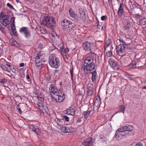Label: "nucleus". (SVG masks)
I'll use <instances>...</instances> for the list:
<instances>
[{"label": "nucleus", "instance_id": "f257e3e1", "mask_svg": "<svg viewBox=\"0 0 146 146\" xmlns=\"http://www.w3.org/2000/svg\"><path fill=\"white\" fill-rule=\"evenodd\" d=\"M76 25L70 21L64 20L61 22V27L64 31L69 33L72 36H78L77 31L75 30Z\"/></svg>", "mask_w": 146, "mask_h": 146}, {"label": "nucleus", "instance_id": "f03ea898", "mask_svg": "<svg viewBox=\"0 0 146 146\" xmlns=\"http://www.w3.org/2000/svg\"><path fill=\"white\" fill-rule=\"evenodd\" d=\"M49 91L52 95V99L56 102H60L65 98L64 94L62 91L57 90L53 84H51L49 88Z\"/></svg>", "mask_w": 146, "mask_h": 146}, {"label": "nucleus", "instance_id": "7ed1b4c3", "mask_svg": "<svg viewBox=\"0 0 146 146\" xmlns=\"http://www.w3.org/2000/svg\"><path fill=\"white\" fill-rule=\"evenodd\" d=\"M94 60V57L92 56H88L85 59L84 70L86 74L88 73L89 71H90L95 69L96 64Z\"/></svg>", "mask_w": 146, "mask_h": 146}, {"label": "nucleus", "instance_id": "20e7f679", "mask_svg": "<svg viewBox=\"0 0 146 146\" xmlns=\"http://www.w3.org/2000/svg\"><path fill=\"white\" fill-rule=\"evenodd\" d=\"M42 25L46 26L52 30H53L55 26V22L52 17L45 16L41 21Z\"/></svg>", "mask_w": 146, "mask_h": 146}, {"label": "nucleus", "instance_id": "39448f33", "mask_svg": "<svg viewBox=\"0 0 146 146\" xmlns=\"http://www.w3.org/2000/svg\"><path fill=\"white\" fill-rule=\"evenodd\" d=\"M120 43L123 44H120L118 45L116 48V52L117 54L120 56H123V54L126 51L125 50H130L131 48L128 46L129 44H127L124 41L123 39H118Z\"/></svg>", "mask_w": 146, "mask_h": 146}, {"label": "nucleus", "instance_id": "423d86ee", "mask_svg": "<svg viewBox=\"0 0 146 146\" xmlns=\"http://www.w3.org/2000/svg\"><path fill=\"white\" fill-rule=\"evenodd\" d=\"M48 60L50 66L52 67L57 68L60 66L59 59L56 57L55 54H50L49 56Z\"/></svg>", "mask_w": 146, "mask_h": 146}, {"label": "nucleus", "instance_id": "0eeeda50", "mask_svg": "<svg viewBox=\"0 0 146 146\" xmlns=\"http://www.w3.org/2000/svg\"><path fill=\"white\" fill-rule=\"evenodd\" d=\"M44 57V54L42 52H40L37 54L35 59V62L38 67L42 66L45 62V60Z\"/></svg>", "mask_w": 146, "mask_h": 146}, {"label": "nucleus", "instance_id": "6e6552de", "mask_svg": "<svg viewBox=\"0 0 146 146\" xmlns=\"http://www.w3.org/2000/svg\"><path fill=\"white\" fill-rule=\"evenodd\" d=\"M9 16L2 12L0 14V22L3 26H6L9 24Z\"/></svg>", "mask_w": 146, "mask_h": 146}, {"label": "nucleus", "instance_id": "1a4fd4ad", "mask_svg": "<svg viewBox=\"0 0 146 146\" xmlns=\"http://www.w3.org/2000/svg\"><path fill=\"white\" fill-rule=\"evenodd\" d=\"M19 31L26 38H29L31 37V32L28 28L23 27L20 29Z\"/></svg>", "mask_w": 146, "mask_h": 146}, {"label": "nucleus", "instance_id": "9d476101", "mask_svg": "<svg viewBox=\"0 0 146 146\" xmlns=\"http://www.w3.org/2000/svg\"><path fill=\"white\" fill-rule=\"evenodd\" d=\"M94 46V44L92 42H85L83 43L82 47L86 51L89 52L92 50Z\"/></svg>", "mask_w": 146, "mask_h": 146}, {"label": "nucleus", "instance_id": "9b49d317", "mask_svg": "<svg viewBox=\"0 0 146 146\" xmlns=\"http://www.w3.org/2000/svg\"><path fill=\"white\" fill-rule=\"evenodd\" d=\"M29 127L31 130L34 132L38 135H39L40 134V129L36 125L33 124L29 125Z\"/></svg>", "mask_w": 146, "mask_h": 146}, {"label": "nucleus", "instance_id": "f8f14e48", "mask_svg": "<svg viewBox=\"0 0 146 146\" xmlns=\"http://www.w3.org/2000/svg\"><path fill=\"white\" fill-rule=\"evenodd\" d=\"M133 129V127L132 125H129L127 126H125L121 128L118 129L117 130L116 134L119 131H131Z\"/></svg>", "mask_w": 146, "mask_h": 146}, {"label": "nucleus", "instance_id": "ddd939ff", "mask_svg": "<svg viewBox=\"0 0 146 146\" xmlns=\"http://www.w3.org/2000/svg\"><path fill=\"white\" fill-rule=\"evenodd\" d=\"M60 129L64 133H70L73 131V128L72 127H68L62 126L60 127Z\"/></svg>", "mask_w": 146, "mask_h": 146}, {"label": "nucleus", "instance_id": "4468645a", "mask_svg": "<svg viewBox=\"0 0 146 146\" xmlns=\"http://www.w3.org/2000/svg\"><path fill=\"white\" fill-rule=\"evenodd\" d=\"M84 146H92L93 145L92 140L91 138H88L85 140L83 143Z\"/></svg>", "mask_w": 146, "mask_h": 146}, {"label": "nucleus", "instance_id": "2eb2a0df", "mask_svg": "<svg viewBox=\"0 0 146 146\" xmlns=\"http://www.w3.org/2000/svg\"><path fill=\"white\" fill-rule=\"evenodd\" d=\"M124 8V5L123 3L122 2L120 4V6L118 9L117 12L118 15L120 17H121L123 14Z\"/></svg>", "mask_w": 146, "mask_h": 146}, {"label": "nucleus", "instance_id": "dca6fc26", "mask_svg": "<svg viewBox=\"0 0 146 146\" xmlns=\"http://www.w3.org/2000/svg\"><path fill=\"white\" fill-rule=\"evenodd\" d=\"M87 96H91L93 94L94 89L92 86H89L87 88Z\"/></svg>", "mask_w": 146, "mask_h": 146}, {"label": "nucleus", "instance_id": "f3484780", "mask_svg": "<svg viewBox=\"0 0 146 146\" xmlns=\"http://www.w3.org/2000/svg\"><path fill=\"white\" fill-rule=\"evenodd\" d=\"M76 111L72 107H70L66 110L67 115L74 116L76 112Z\"/></svg>", "mask_w": 146, "mask_h": 146}, {"label": "nucleus", "instance_id": "a211bd4d", "mask_svg": "<svg viewBox=\"0 0 146 146\" xmlns=\"http://www.w3.org/2000/svg\"><path fill=\"white\" fill-rule=\"evenodd\" d=\"M79 12L80 14V18L82 21L85 19V14L84 11L82 8L79 9Z\"/></svg>", "mask_w": 146, "mask_h": 146}, {"label": "nucleus", "instance_id": "6ab92c4d", "mask_svg": "<svg viewBox=\"0 0 146 146\" xmlns=\"http://www.w3.org/2000/svg\"><path fill=\"white\" fill-rule=\"evenodd\" d=\"M124 131H119L118 132L117 134V131H116L115 134V137L117 138H118L121 137V136L123 137L124 138H127V134H126L125 133H121L124 132Z\"/></svg>", "mask_w": 146, "mask_h": 146}, {"label": "nucleus", "instance_id": "aec40b11", "mask_svg": "<svg viewBox=\"0 0 146 146\" xmlns=\"http://www.w3.org/2000/svg\"><path fill=\"white\" fill-rule=\"evenodd\" d=\"M124 29L125 30H129L131 26V24L128 19L125 20L124 21Z\"/></svg>", "mask_w": 146, "mask_h": 146}, {"label": "nucleus", "instance_id": "412c9836", "mask_svg": "<svg viewBox=\"0 0 146 146\" xmlns=\"http://www.w3.org/2000/svg\"><path fill=\"white\" fill-rule=\"evenodd\" d=\"M92 80L93 82L94 83H96V80L98 77V75L97 74L96 72V70L92 72Z\"/></svg>", "mask_w": 146, "mask_h": 146}, {"label": "nucleus", "instance_id": "4be33fe9", "mask_svg": "<svg viewBox=\"0 0 146 146\" xmlns=\"http://www.w3.org/2000/svg\"><path fill=\"white\" fill-rule=\"evenodd\" d=\"M109 63L111 66L113 68L117 65V62L115 61V60L112 58H110L109 59Z\"/></svg>", "mask_w": 146, "mask_h": 146}, {"label": "nucleus", "instance_id": "5701e85b", "mask_svg": "<svg viewBox=\"0 0 146 146\" xmlns=\"http://www.w3.org/2000/svg\"><path fill=\"white\" fill-rule=\"evenodd\" d=\"M12 46H14L17 47L20 46V44L13 38H11L9 40Z\"/></svg>", "mask_w": 146, "mask_h": 146}, {"label": "nucleus", "instance_id": "b1692460", "mask_svg": "<svg viewBox=\"0 0 146 146\" xmlns=\"http://www.w3.org/2000/svg\"><path fill=\"white\" fill-rule=\"evenodd\" d=\"M119 110L117 111L115 114H116L117 113L122 112L124 113V111L125 110V107L123 105H119L118 107Z\"/></svg>", "mask_w": 146, "mask_h": 146}, {"label": "nucleus", "instance_id": "393cba45", "mask_svg": "<svg viewBox=\"0 0 146 146\" xmlns=\"http://www.w3.org/2000/svg\"><path fill=\"white\" fill-rule=\"evenodd\" d=\"M69 11L70 15L71 17L73 18H75L77 17V14L73 10L72 8L70 9Z\"/></svg>", "mask_w": 146, "mask_h": 146}, {"label": "nucleus", "instance_id": "a878e982", "mask_svg": "<svg viewBox=\"0 0 146 146\" xmlns=\"http://www.w3.org/2000/svg\"><path fill=\"white\" fill-rule=\"evenodd\" d=\"M92 111V109H90L89 108L87 111H84V112L83 115L84 118H87L89 115L90 112Z\"/></svg>", "mask_w": 146, "mask_h": 146}, {"label": "nucleus", "instance_id": "bb28decb", "mask_svg": "<svg viewBox=\"0 0 146 146\" xmlns=\"http://www.w3.org/2000/svg\"><path fill=\"white\" fill-rule=\"evenodd\" d=\"M137 64V63L135 61H133L129 65V69L131 70L132 69L136 68L135 66Z\"/></svg>", "mask_w": 146, "mask_h": 146}, {"label": "nucleus", "instance_id": "cd10ccee", "mask_svg": "<svg viewBox=\"0 0 146 146\" xmlns=\"http://www.w3.org/2000/svg\"><path fill=\"white\" fill-rule=\"evenodd\" d=\"M140 25H144L146 24V17H143L141 19L139 23Z\"/></svg>", "mask_w": 146, "mask_h": 146}, {"label": "nucleus", "instance_id": "c85d7f7f", "mask_svg": "<svg viewBox=\"0 0 146 146\" xmlns=\"http://www.w3.org/2000/svg\"><path fill=\"white\" fill-rule=\"evenodd\" d=\"M11 31L12 32V35H13L14 36H17L15 24H13L12 26Z\"/></svg>", "mask_w": 146, "mask_h": 146}, {"label": "nucleus", "instance_id": "c756f323", "mask_svg": "<svg viewBox=\"0 0 146 146\" xmlns=\"http://www.w3.org/2000/svg\"><path fill=\"white\" fill-rule=\"evenodd\" d=\"M1 67L4 71L9 72V70L10 69V68H7L5 65L2 64L1 66Z\"/></svg>", "mask_w": 146, "mask_h": 146}, {"label": "nucleus", "instance_id": "7c9ffc66", "mask_svg": "<svg viewBox=\"0 0 146 146\" xmlns=\"http://www.w3.org/2000/svg\"><path fill=\"white\" fill-rule=\"evenodd\" d=\"M40 32L43 34H46L47 33V31L44 28L40 27Z\"/></svg>", "mask_w": 146, "mask_h": 146}, {"label": "nucleus", "instance_id": "2f4dec72", "mask_svg": "<svg viewBox=\"0 0 146 146\" xmlns=\"http://www.w3.org/2000/svg\"><path fill=\"white\" fill-rule=\"evenodd\" d=\"M37 98L39 101L41 102H43L44 101V98H43L42 96L40 95H38Z\"/></svg>", "mask_w": 146, "mask_h": 146}, {"label": "nucleus", "instance_id": "473e14b6", "mask_svg": "<svg viewBox=\"0 0 146 146\" xmlns=\"http://www.w3.org/2000/svg\"><path fill=\"white\" fill-rule=\"evenodd\" d=\"M62 118L64 120L68 122L69 121V117L66 115H63L61 116Z\"/></svg>", "mask_w": 146, "mask_h": 146}, {"label": "nucleus", "instance_id": "72a5a7b5", "mask_svg": "<svg viewBox=\"0 0 146 146\" xmlns=\"http://www.w3.org/2000/svg\"><path fill=\"white\" fill-rule=\"evenodd\" d=\"M56 122L58 125H59L61 127L62 124H63V122L62 121L60 120V119L58 118H57V120L56 121Z\"/></svg>", "mask_w": 146, "mask_h": 146}, {"label": "nucleus", "instance_id": "f704fd0d", "mask_svg": "<svg viewBox=\"0 0 146 146\" xmlns=\"http://www.w3.org/2000/svg\"><path fill=\"white\" fill-rule=\"evenodd\" d=\"M43 104L42 102H39L37 104V105L40 110H42Z\"/></svg>", "mask_w": 146, "mask_h": 146}, {"label": "nucleus", "instance_id": "c9c22d12", "mask_svg": "<svg viewBox=\"0 0 146 146\" xmlns=\"http://www.w3.org/2000/svg\"><path fill=\"white\" fill-rule=\"evenodd\" d=\"M101 104L100 100L99 99L98 100H97L95 101L94 105L97 106H100Z\"/></svg>", "mask_w": 146, "mask_h": 146}, {"label": "nucleus", "instance_id": "e433bc0d", "mask_svg": "<svg viewBox=\"0 0 146 146\" xmlns=\"http://www.w3.org/2000/svg\"><path fill=\"white\" fill-rule=\"evenodd\" d=\"M7 82V80L5 78L0 79V83L5 84Z\"/></svg>", "mask_w": 146, "mask_h": 146}, {"label": "nucleus", "instance_id": "4c0bfd02", "mask_svg": "<svg viewBox=\"0 0 146 146\" xmlns=\"http://www.w3.org/2000/svg\"><path fill=\"white\" fill-rule=\"evenodd\" d=\"M132 5H134L135 7L136 8L139 9L140 7V5L135 2H134Z\"/></svg>", "mask_w": 146, "mask_h": 146}, {"label": "nucleus", "instance_id": "58836bf2", "mask_svg": "<svg viewBox=\"0 0 146 146\" xmlns=\"http://www.w3.org/2000/svg\"><path fill=\"white\" fill-rule=\"evenodd\" d=\"M70 72L71 75V78L72 79L73 76V67H70Z\"/></svg>", "mask_w": 146, "mask_h": 146}, {"label": "nucleus", "instance_id": "ea45409f", "mask_svg": "<svg viewBox=\"0 0 146 146\" xmlns=\"http://www.w3.org/2000/svg\"><path fill=\"white\" fill-rule=\"evenodd\" d=\"M112 55V52L111 50L108 51L107 53H106V55L107 56L109 57H110Z\"/></svg>", "mask_w": 146, "mask_h": 146}, {"label": "nucleus", "instance_id": "a19ab883", "mask_svg": "<svg viewBox=\"0 0 146 146\" xmlns=\"http://www.w3.org/2000/svg\"><path fill=\"white\" fill-rule=\"evenodd\" d=\"M126 133L127 134V137H128V136H129L130 135H134L133 133L131 132V131H129L128 132Z\"/></svg>", "mask_w": 146, "mask_h": 146}, {"label": "nucleus", "instance_id": "79ce46f5", "mask_svg": "<svg viewBox=\"0 0 146 146\" xmlns=\"http://www.w3.org/2000/svg\"><path fill=\"white\" fill-rule=\"evenodd\" d=\"M10 70H12L13 72L14 73H16V70L15 68L13 67L10 68Z\"/></svg>", "mask_w": 146, "mask_h": 146}, {"label": "nucleus", "instance_id": "37998d69", "mask_svg": "<svg viewBox=\"0 0 146 146\" xmlns=\"http://www.w3.org/2000/svg\"><path fill=\"white\" fill-rule=\"evenodd\" d=\"M107 16L106 15L103 16L101 17V19L102 21H104L106 19Z\"/></svg>", "mask_w": 146, "mask_h": 146}, {"label": "nucleus", "instance_id": "c03bdc74", "mask_svg": "<svg viewBox=\"0 0 146 146\" xmlns=\"http://www.w3.org/2000/svg\"><path fill=\"white\" fill-rule=\"evenodd\" d=\"M7 5L8 7H9L11 9H13V7L9 3L7 4Z\"/></svg>", "mask_w": 146, "mask_h": 146}, {"label": "nucleus", "instance_id": "a18cd8bd", "mask_svg": "<svg viewBox=\"0 0 146 146\" xmlns=\"http://www.w3.org/2000/svg\"><path fill=\"white\" fill-rule=\"evenodd\" d=\"M15 18L13 17H12L11 18L10 21L11 23H13L14 24L15 23Z\"/></svg>", "mask_w": 146, "mask_h": 146}, {"label": "nucleus", "instance_id": "49530a36", "mask_svg": "<svg viewBox=\"0 0 146 146\" xmlns=\"http://www.w3.org/2000/svg\"><path fill=\"white\" fill-rule=\"evenodd\" d=\"M6 66H7L9 68H11V65L10 64V63L8 62H7V63H6L5 65Z\"/></svg>", "mask_w": 146, "mask_h": 146}, {"label": "nucleus", "instance_id": "de8ad7c7", "mask_svg": "<svg viewBox=\"0 0 146 146\" xmlns=\"http://www.w3.org/2000/svg\"><path fill=\"white\" fill-rule=\"evenodd\" d=\"M69 51L68 49V48H66L64 50V52L65 53H66L68 52Z\"/></svg>", "mask_w": 146, "mask_h": 146}, {"label": "nucleus", "instance_id": "09e8293b", "mask_svg": "<svg viewBox=\"0 0 146 146\" xmlns=\"http://www.w3.org/2000/svg\"><path fill=\"white\" fill-rule=\"evenodd\" d=\"M135 146H143V145L141 143H138L136 144Z\"/></svg>", "mask_w": 146, "mask_h": 146}, {"label": "nucleus", "instance_id": "8fccbe9b", "mask_svg": "<svg viewBox=\"0 0 146 146\" xmlns=\"http://www.w3.org/2000/svg\"><path fill=\"white\" fill-rule=\"evenodd\" d=\"M17 109H18V112H19V113L20 114H21L22 113V111L21 109L19 108H17Z\"/></svg>", "mask_w": 146, "mask_h": 146}, {"label": "nucleus", "instance_id": "3c124183", "mask_svg": "<svg viewBox=\"0 0 146 146\" xmlns=\"http://www.w3.org/2000/svg\"><path fill=\"white\" fill-rule=\"evenodd\" d=\"M46 79L48 81L51 79V77L49 75H48L47 76Z\"/></svg>", "mask_w": 146, "mask_h": 146}, {"label": "nucleus", "instance_id": "603ef678", "mask_svg": "<svg viewBox=\"0 0 146 146\" xmlns=\"http://www.w3.org/2000/svg\"><path fill=\"white\" fill-rule=\"evenodd\" d=\"M99 137L101 139H103L104 137H105L104 136L102 135H99Z\"/></svg>", "mask_w": 146, "mask_h": 146}, {"label": "nucleus", "instance_id": "864d4df0", "mask_svg": "<svg viewBox=\"0 0 146 146\" xmlns=\"http://www.w3.org/2000/svg\"><path fill=\"white\" fill-rule=\"evenodd\" d=\"M81 119L80 118H79L77 120V122L78 123H80L81 121Z\"/></svg>", "mask_w": 146, "mask_h": 146}, {"label": "nucleus", "instance_id": "5fc2aeb1", "mask_svg": "<svg viewBox=\"0 0 146 146\" xmlns=\"http://www.w3.org/2000/svg\"><path fill=\"white\" fill-rule=\"evenodd\" d=\"M103 139H104L102 140V141L103 142H105L107 141V139L105 137H104V138Z\"/></svg>", "mask_w": 146, "mask_h": 146}, {"label": "nucleus", "instance_id": "6e6d98bb", "mask_svg": "<svg viewBox=\"0 0 146 146\" xmlns=\"http://www.w3.org/2000/svg\"><path fill=\"white\" fill-rule=\"evenodd\" d=\"M24 63H21L19 64V66L20 67H23L24 66Z\"/></svg>", "mask_w": 146, "mask_h": 146}, {"label": "nucleus", "instance_id": "4d7b16f0", "mask_svg": "<svg viewBox=\"0 0 146 146\" xmlns=\"http://www.w3.org/2000/svg\"><path fill=\"white\" fill-rule=\"evenodd\" d=\"M42 110H43L44 109H45L46 108V107L45 106V105H44L43 104V106H42Z\"/></svg>", "mask_w": 146, "mask_h": 146}, {"label": "nucleus", "instance_id": "13d9d810", "mask_svg": "<svg viewBox=\"0 0 146 146\" xmlns=\"http://www.w3.org/2000/svg\"><path fill=\"white\" fill-rule=\"evenodd\" d=\"M26 78L27 80H29L30 79V77L29 76V75L27 74L26 76Z\"/></svg>", "mask_w": 146, "mask_h": 146}, {"label": "nucleus", "instance_id": "bf43d9fd", "mask_svg": "<svg viewBox=\"0 0 146 146\" xmlns=\"http://www.w3.org/2000/svg\"><path fill=\"white\" fill-rule=\"evenodd\" d=\"M98 27L99 28V27H100L101 26L102 24H101V23H99L98 21Z\"/></svg>", "mask_w": 146, "mask_h": 146}, {"label": "nucleus", "instance_id": "052dcab7", "mask_svg": "<svg viewBox=\"0 0 146 146\" xmlns=\"http://www.w3.org/2000/svg\"><path fill=\"white\" fill-rule=\"evenodd\" d=\"M58 70H56L54 71V73L56 74L58 73Z\"/></svg>", "mask_w": 146, "mask_h": 146}, {"label": "nucleus", "instance_id": "680f3d73", "mask_svg": "<svg viewBox=\"0 0 146 146\" xmlns=\"http://www.w3.org/2000/svg\"><path fill=\"white\" fill-rule=\"evenodd\" d=\"M126 60L127 61L126 63H128V60H129V58H126Z\"/></svg>", "mask_w": 146, "mask_h": 146}, {"label": "nucleus", "instance_id": "e2e57ef3", "mask_svg": "<svg viewBox=\"0 0 146 146\" xmlns=\"http://www.w3.org/2000/svg\"><path fill=\"white\" fill-rule=\"evenodd\" d=\"M19 71H23V69L22 68H20L19 70Z\"/></svg>", "mask_w": 146, "mask_h": 146}, {"label": "nucleus", "instance_id": "0e129e2a", "mask_svg": "<svg viewBox=\"0 0 146 146\" xmlns=\"http://www.w3.org/2000/svg\"><path fill=\"white\" fill-rule=\"evenodd\" d=\"M142 88L143 89H146V86H145L144 87H143Z\"/></svg>", "mask_w": 146, "mask_h": 146}, {"label": "nucleus", "instance_id": "69168bd1", "mask_svg": "<svg viewBox=\"0 0 146 146\" xmlns=\"http://www.w3.org/2000/svg\"><path fill=\"white\" fill-rule=\"evenodd\" d=\"M109 45V44H107V43L106 44V46L107 47H108Z\"/></svg>", "mask_w": 146, "mask_h": 146}, {"label": "nucleus", "instance_id": "338daca9", "mask_svg": "<svg viewBox=\"0 0 146 146\" xmlns=\"http://www.w3.org/2000/svg\"><path fill=\"white\" fill-rule=\"evenodd\" d=\"M62 48H61V47H60V49L61 50H62Z\"/></svg>", "mask_w": 146, "mask_h": 146}, {"label": "nucleus", "instance_id": "774afa93", "mask_svg": "<svg viewBox=\"0 0 146 146\" xmlns=\"http://www.w3.org/2000/svg\"><path fill=\"white\" fill-rule=\"evenodd\" d=\"M129 13H130V14L131 15V12L129 11Z\"/></svg>", "mask_w": 146, "mask_h": 146}]
</instances>
